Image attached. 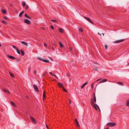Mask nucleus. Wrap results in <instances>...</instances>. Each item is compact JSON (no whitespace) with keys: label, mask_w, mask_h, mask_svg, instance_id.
<instances>
[{"label":"nucleus","mask_w":129,"mask_h":129,"mask_svg":"<svg viewBox=\"0 0 129 129\" xmlns=\"http://www.w3.org/2000/svg\"><path fill=\"white\" fill-rule=\"evenodd\" d=\"M2 22L3 23L6 24L7 23V22L4 20H2Z\"/></svg>","instance_id":"obj_31"},{"label":"nucleus","mask_w":129,"mask_h":129,"mask_svg":"<svg viewBox=\"0 0 129 129\" xmlns=\"http://www.w3.org/2000/svg\"><path fill=\"white\" fill-rule=\"evenodd\" d=\"M79 30L81 32H83V29H82V28L81 27H80L79 28Z\"/></svg>","instance_id":"obj_28"},{"label":"nucleus","mask_w":129,"mask_h":129,"mask_svg":"<svg viewBox=\"0 0 129 129\" xmlns=\"http://www.w3.org/2000/svg\"><path fill=\"white\" fill-rule=\"evenodd\" d=\"M38 58V59H40V60H42V59H41V58Z\"/></svg>","instance_id":"obj_45"},{"label":"nucleus","mask_w":129,"mask_h":129,"mask_svg":"<svg viewBox=\"0 0 129 129\" xmlns=\"http://www.w3.org/2000/svg\"><path fill=\"white\" fill-rule=\"evenodd\" d=\"M51 75H52V76H54V74H52Z\"/></svg>","instance_id":"obj_55"},{"label":"nucleus","mask_w":129,"mask_h":129,"mask_svg":"<svg viewBox=\"0 0 129 129\" xmlns=\"http://www.w3.org/2000/svg\"><path fill=\"white\" fill-rule=\"evenodd\" d=\"M91 105L94 107L96 110H97L98 109H99L100 111V110L99 106L97 104L95 103L93 101H92Z\"/></svg>","instance_id":"obj_1"},{"label":"nucleus","mask_w":129,"mask_h":129,"mask_svg":"<svg viewBox=\"0 0 129 129\" xmlns=\"http://www.w3.org/2000/svg\"><path fill=\"white\" fill-rule=\"evenodd\" d=\"M21 43L22 44H23L27 46L28 45L27 43L24 42V41H22Z\"/></svg>","instance_id":"obj_13"},{"label":"nucleus","mask_w":129,"mask_h":129,"mask_svg":"<svg viewBox=\"0 0 129 129\" xmlns=\"http://www.w3.org/2000/svg\"><path fill=\"white\" fill-rule=\"evenodd\" d=\"M20 60V59H17V61H19Z\"/></svg>","instance_id":"obj_43"},{"label":"nucleus","mask_w":129,"mask_h":129,"mask_svg":"<svg viewBox=\"0 0 129 129\" xmlns=\"http://www.w3.org/2000/svg\"><path fill=\"white\" fill-rule=\"evenodd\" d=\"M116 123L114 122H109L107 123V125L108 126L113 127L116 125Z\"/></svg>","instance_id":"obj_2"},{"label":"nucleus","mask_w":129,"mask_h":129,"mask_svg":"<svg viewBox=\"0 0 129 129\" xmlns=\"http://www.w3.org/2000/svg\"><path fill=\"white\" fill-rule=\"evenodd\" d=\"M59 31L61 33H62L63 32V30L61 28H60L59 29Z\"/></svg>","instance_id":"obj_19"},{"label":"nucleus","mask_w":129,"mask_h":129,"mask_svg":"<svg viewBox=\"0 0 129 129\" xmlns=\"http://www.w3.org/2000/svg\"><path fill=\"white\" fill-rule=\"evenodd\" d=\"M1 43H0V47H1Z\"/></svg>","instance_id":"obj_56"},{"label":"nucleus","mask_w":129,"mask_h":129,"mask_svg":"<svg viewBox=\"0 0 129 129\" xmlns=\"http://www.w3.org/2000/svg\"><path fill=\"white\" fill-rule=\"evenodd\" d=\"M7 56L8 58L11 59H15V58L11 55H8Z\"/></svg>","instance_id":"obj_8"},{"label":"nucleus","mask_w":129,"mask_h":129,"mask_svg":"<svg viewBox=\"0 0 129 129\" xmlns=\"http://www.w3.org/2000/svg\"><path fill=\"white\" fill-rule=\"evenodd\" d=\"M67 76H68V77H69V74H67Z\"/></svg>","instance_id":"obj_51"},{"label":"nucleus","mask_w":129,"mask_h":129,"mask_svg":"<svg viewBox=\"0 0 129 129\" xmlns=\"http://www.w3.org/2000/svg\"><path fill=\"white\" fill-rule=\"evenodd\" d=\"M50 27L51 28V29H53L54 28L53 27L52 25H51L50 26Z\"/></svg>","instance_id":"obj_36"},{"label":"nucleus","mask_w":129,"mask_h":129,"mask_svg":"<svg viewBox=\"0 0 129 129\" xmlns=\"http://www.w3.org/2000/svg\"><path fill=\"white\" fill-rule=\"evenodd\" d=\"M11 103L12 105L14 107H16V105L13 102L11 101Z\"/></svg>","instance_id":"obj_9"},{"label":"nucleus","mask_w":129,"mask_h":129,"mask_svg":"<svg viewBox=\"0 0 129 129\" xmlns=\"http://www.w3.org/2000/svg\"><path fill=\"white\" fill-rule=\"evenodd\" d=\"M33 86L34 88V89L35 90V91L37 92H39V90L38 89V87L37 86L35 85H33Z\"/></svg>","instance_id":"obj_5"},{"label":"nucleus","mask_w":129,"mask_h":129,"mask_svg":"<svg viewBox=\"0 0 129 129\" xmlns=\"http://www.w3.org/2000/svg\"><path fill=\"white\" fill-rule=\"evenodd\" d=\"M21 55L23 56L24 55V52L23 50H20Z\"/></svg>","instance_id":"obj_12"},{"label":"nucleus","mask_w":129,"mask_h":129,"mask_svg":"<svg viewBox=\"0 0 129 129\" xmlns=\"http://www.w3.org/2000/svg\"><path fill=\"white\" fill-rule=\"evenodd\" d=\"M3 90L4 92H5L6 93H8L9 94V91H8L7 90L5 89H4Z\"/></svg>","instance_id":"obj_18"},{"label":"nucleus","mask_w":129,"mask_h":129,"mask_svg":"<svg viewBox=\"0 0 129 129\" xmlns=\"http://www.w3.org/2000/svg\"><path fill=\"white\" fill-rule=\"evenodd\" d=\"M24 22L25 23H27V24H30L31 23L30 21L27 19H24Z\"/></svg>","instance_id":"obj_4"},{"label":"nucleus","mask_w":129,"mask_h":129,"mask_svg":"<svg viewBox=\"0 0 129 129\" xmlns=\"http://www.w3.org/2000/svg\"><path fill=\"white\" fill-rule=\"evenodd\" d=\"M70 103V104H71V101H70V103Z\"/></svg>","instance_id":"obj_52"},{"label":"nucleus","mask_w":129,"mask_h":129,"mask_svg":"<svg viewBox=\"0 0 129 129\" xmlns=\"http://www.w3.org/2000/svg\"><path fill=\"white\" fill-rule=\"evenodd\" d=\"M45 97V91H44L43 92V99L44 100V99Z\"/></svg>","instance_id":"obj_33"},{"label":"nucleus","mask_w":129,"mask_h":129,"mask_svg":"<svg viewBox=\"0 0 129 129\" xmlns=\"http://www.w3.org/2000/svg\"><path fill=\"white\" fill-rule=\"evenodd\" d=\"M94 85V83H92L91 85V87L92 89H93V86Z\"/></svg>","instance_id":"obj_29"},{"label":"nucleus","mask_w":129,"mask_h":129,"mask_svg":"<svg viewBox=\"0 0 129 129\" xmlns=\"http://www.w3.org/2000/svg\"><path fill=\"white\" fill-rule=\"evenodd\" d=\"M62 89L63 90L65 91L66 92H67V91L65 89H64V87H63V88H62Z\"/></svg>","instance_id":"obj_35"},{"label":"nucleus","mask_w":129,"mask_h":129,"mask_svg":"<svg viewBox=\"0 0 129 129\" xmlns=\"http://www.w3.org/2000/svg\"><path fill=\"white\" fill-rule=\"evenodd\" d=\"M43 29H44V28H43Z\"/></svg>","instance_id":"obj_60"},{"label":"nucleus","mask_w":129,"mask_h":129,"mask_svg":"<svg viewBox=\"0 0 129 129\" xmlns=\"http://www.w3.org/2000/svg\"><path fill=\"white\" fill-rule=\"evenodd\" d=\"M87 83L88 82H86L84 83L81 87V88L82 89L87 84Z\"/></svg>","instance_id":"obj_15"},{"label":"nucleus","mask_w":129,"mask_h":129,"mask_svg":"<svg viewBox=\"0 0 129 129\" xmlns=\"http://www.w3.org/2000/svg\"><path fill=\"white\" fill-rule=\"evenodd\" d=\"M59 44L60 46V47H62L63 46V45L62 43L60 42H59Z\"/></svg>","instance_id":"obj_21"},{"label":"nucleus","mask_w":129,"mask_h":129,"mask_svg":"<svg viewBox=\"0 0 129 129\" xmlns=\"http://www.w3.org/2000/svg\"><path fill=\"white\" fill-rule=\"evenodd\" d=\"M126 105L127 106H129V100L127 101Z\"/></svg>","instance_id":"obj_20"},{"label":"nucleus","mask_w":129,"mask_h":129,"mask_svg":"<svg viewBox=\"0 0 129 129\" xmlns=\"http://www.w3.org/2000/svg\"><path fill=\"white\" fill-rule=\"evenodd\" d=\"M101 79H98V80H97L96 81H98L99 80H100Z\"/></svg>","instance_id":"obj_44"},{"label":"nucleus","mask_w":129,"mask_h":129,"mask_svg":"<svg viewBox=\"0 0 129 129\" xmlns=\"http://www.w3.org/2000/svg\"><path fill=\"white\" fill-rule=\"evenodd\" d=\"M105 49H107V47H108V46L107 45H105Z\"/></svg>","instance_id":"obj_37"},{"label":"nucleus","mask_w":129,"mask_h":129,"mask_svg":"<svg viewBox=\"0 0 129 129\" xmlns=\"http://www.w3.org/2000/svg\"><path fill=\"white\" fill-rule=\"evenodd\" d=\"M26 5V3L25 2H23V3L22 4V5L23 7H24Z\"/></svg>","instance_id":"obj_30"},{"label":"nucleus","mask_w":129,"mask_h":129,"mask_svg":"<svg viewBox=\"0 0 129 129\" xmlns=\"http://www.w3.org/2000/svg\"><path fill=\"white\" fill-rule=\"evenodd\" d=\"M51 21L52 22H57V21L55 20L54 19H52L51 20Z\"/></svg>","instance_id":"obj_34"},{"label":"nucleus","mask_w":129,"mask_h":129,"mask_svg":"<svg viewBox=\"0 0 129 129\" xmlns=\"http://www.w3.org/2000/svg\"><path fill=\"white\" fill-rule=\"evenodd\" d=\"M46 126L47 128L48 129H49L48 127V126H47V125H46Z\"/></svg>","instance_id":"obj_48"},{"label":"nucleus","mask_w":129,"mask_h":129,"mask_svg":"<svg viewBox=\"0 0 129 129\" xmlns=\"http://www.w3.org/2000/svg\"><path fill=\"white\" fill-rule=\"evenodd\" d=\"M12 47L14 48L16 50L17 49H18V48H17L16 46L14 45H12Z\"/></svg>","instance_id":"obj_27"},{"label":"nucleus","mask_w":129,"mask_h":129,"mask_svg":"<svg viewBox=\"0 0 129 129\" xmlns=\"http://www.w3.org/2000/svg\"><path fill=\"white\" fill-rule=\"evenodd\" d=\"M102 34H103V36H104V34H103V33H102Z\"/></svg>","instance_id":"obj_54"},{"label":"nucleus","mask_w":129,"mask_h":129,"mask_svg":"<svg viewBox=\"0 0 129 129\" xmlns=\"http://www.w3.org/2000/svg\"><path fill=\"white\" fill-rule=\"evenodd\" d=\"M97 70V69H95V70Z\"/></svg>","instance_id":"obj_58"},{"label":"nucleus","mask_w":129,"mask_h":129,"mask_svg":"<svg viewBox=\"0 0 129 129\" xmlns=\"http://www.w3.org/2000/svg\"><path fill=\"white\" fill-rule=\"evenodd\" d=\"M76 124L77 125V128H78V127H80V125H79V124L78 122H76Z\"/></svg>","instance_id":"obj_24"},{"label":"nucleus","mask_w":129,"mask_h":129,"mask_svg":"<svg viewBox=\"0 0 129 129\" xmlns=\"http://www.w3.org/2000/svg\"><path fill=\"white\" fill-rule=\"evenodd\" d=\"M45 76V74H44L42 75V76L43 77H44Z\"/></svg>","instance_id":"obj_49"},{"label":"nucleus","mask_w":129,"mask_h":129,"mask_svg":"<svg viewBox=\"0 0 129 129\" xmlns=\"http://www.w3.org/2000/svg\"><path fill=\"white\" fill-rule=\"evenodd\" d=\"M25 16L27 18H29V19H30V17L28 16L26 14H25Z\"/></svg>","instance_id":"obj_32"},{"label":"nucleus","mask_w":129,"mask_h":129,"mask_svg":"<svg viewBox=\"0 0 129 129\" xmlns=\"http://www.w3.org/2000/svg\"><path fill=\"white\" fill-rule=\"evenodd\" d=\"M49 74H50V75H52V73H51V72H50L49 73Z\"/></svg>","instance_id":"obj_50"},{"label":"nucleus","mask_w":129,"mask_h":129,"mask_svg":"<svg viewBox=\"0 0 129 129\" xmlns=\"http://www.w3.org/2000/svg\"><path fill=\"white\" fill-rule=\"evenodd\" d=\"M42 60L44 62H48L49 61V60H47L46 59H42Z\"/></svg>","instance_id":"obj_17"},{"label":"nucleus","mask_w":129,"mask_h":129,"mask_svg":"<svg viewBox=\"0 0 129 129\" xmlns=\"http://www.w3.org/2000/svg\"><path fill=\"white\" fill-rule=\"evenodd\" d=\"M124 41V39H121V40H118L116 41L115 42V43H119L122 42L123 41Z\"/></svg>","instance_id":"obj_7"},{"label":"nucleus","mask_w":129,"mask_h":129,"mask_svg":"<svg viewBox=\"0 0 129 129\" xmlns=\"http://www.w3.org/2000/svg\"><path fill=\"white\" fill-rule=\"evenodd\" d=\"M117 83L121 85H123V83L122 82H117Z\"/></svg>","instance_id":"obj_16"},{"label":"nucleus","mask_w":129,"mask_h":129,"mask_svg":"<svg viewBox=\"0 0 129 129\" xmlns=\"http://www.w3.org/2000/svg\"><path fill=\"white\" fill-rule=\"evenodd\" d=\"M54 76L56 78L58 79V78L56 76V75L55 74H54Z\"/></svg>","instance_id":"obj_41"},{"label":"nucleus","mask_w":129,"mask_h":129,"mask_svg":"<svg viewBox=\"0 0 129 129\" xmlns=\"http://www.w3.org/2000/svg\"><path fill=\"white\" fill-rule=\"evenodd\" d=\"M44 45L45 46H47V44L45 43H44Z\"/></svg>","instance_id":"obj_42"},{"label":"nucleus","mask_w":129,"mask_h":129,"mask_svg":"<svg viewBox=\"0 0 129 129\" xmlns=\"http://www.w3.org/2000/svg\"><path fill=\"white\" fill-rule=\"evenodd\" d=\"M71 48H70V50H71Z\"/></svg>","instance_id":"obj_57"},{"label":"nucleus","mask_w":129,"mask_h":129,"mask_svg":"<svg viewBox=\"0 0 129 129\" xmlns=\"http://www.w3.org/2000/svg\"><path fill=\"white\" fill-rule=\"evenodd\" d=\"M106 129H109V127H108L106 128Z\"/></svg>","instance_id":"obj_53"},{"label":"nucleus","mask_w":129,"mask_h":129,"mask_svg":"<svg viewBox=\"0 0 129 129\" xmlns=\"http://www.w3.org/2000/svg\"><path fill=\"white\" fill-rule=\"evenodd\" d=\"M93 101L94 102H96V97H95V95H94V97L93 100Z\"/></svg>","instance_id":"obj_22"},{"label":"nucleus","mask_w":129,"mask_h":129,"mask_svg":"<svg viewBox=\"0 0 129 129\" xmlns=\"http://www.w3.org/2000/svg\"><path fill=\"white\" fill-rule=\"evenodd\" d=\"M58 86L60 88H61L62 87L63 88V85L60 83H58Z\"/></svg>","instance_id":"obj_11"},{"label":"nucleus","mask_w":129,"mask_h":129,"mask_svg":"<svg viewBox=\"0 0 129 129\" xmlns=\"http://www.w3.org/2000/svg\"><path fill=\"white\" fill-rule=\"evenodd\" d=\"M10 75L12 77H14V74H13L11 73H10Z\"/></svg>","instance_id":"obj_26"},{"label":"nucleus","mask_w":129,"mask_h":129,"mask_svg":"<svg viewBox=\"0 0 129 129\" xmlns=\"http://www.w3.org/2000/svg\"><path fill=\"white\" fill-rule=\"evenodd\" d=\"M98 34L99 35H101V34H100L99 33V32L98 33Z\"/></svg>","instance_id":"obj_47"},{"label":"nucleus","mask_w":129,"mask_h":129,"mask_svg":"<svg viewBox=\"0 0 129 129\" xmlns=\"http://www.w3.org/2000/svg\"><path fill=\"white\" fill-rule=\"evenodd\" d=\"M36 73H37V71H34V73H35V74H36Z\"/></svg>","instance_id":"obj_46"},{"label":"nucleus","mask_w":129,"mask_h":129,"mask_svg":"<svg viewBox=\"0 0 129 129\" xmlns=\"http://www.w3.org/2000/svg\"><path fill=\"white\" fill-rule=\"evenodd\" d=\"M75 122L76 123V122H78L77 120V119H76V118L75 119Z\"/></svg>","instance_id":"obj_40"},{"label":"nucleus","mask_w":129,"mask_h":129,"mask_svg":"<svg viewBox=\"0 0 129 129\" xmlns=\"http://www.w3.org/2000/svg\"><path fill=\"white\" fill-rule=\"evenodd\" d=\"M84 18L87 21H88V22H89L90 23L93 24V22L88 17H84Z\"/></svg>","instance_id":"obj_3"},{"label":"nucleus","mask_w":129,"mask_h":129,"mask_svg":"<svg viewBox=\"0 0 129 129\" xmlns=\"http://www.w3.org/2000/svg\"><path fill=\"white\" fill-rule=\"evenodd\" d=\"M16 50L17 51V53L19 54H20V52L19 51V50H18V49H17Z\"/></svg>","instance_id":"obj_25"},{"label":"nucleus","mask_w":129,"mask_h":129,"mask_svg":"<svg viewBox=\"0 0 129 129\" xmlns=\"http://www.w3.org/2000/svg\"><path fill=\"white\" fill-rule=\"evenodd\" d=\"M107 81V79H104L103 80H102V81H100V83H99V84L106 82Z\"/></svg>","instance_id":"obj_10"},{"label":"nucleus","mask_w":129,"mask_h":129,"mask_svg":"<svg viewBox=\"0 0 129 129\" xmlns=\"http://www.w3.org/2000/svg\"><path fill=\"white\" fill-rule=\"evenodd\" d=\"M2 12L4 14H5L6 13V11L5 10H2Z\"/></svg>","instance_id":"obj_23"},{"label":"nucleus","mask_w":129,"mask_h":129,"mask_svg":"<svg viewBox=\"0 0 129 129\" xmlns=\"http://www.w3.org/2000/svg\"><path fill=\"white\" fill-rule=\"evenodd\" d=\"M43 29H44V28H43Z\"/></svg>","instance_id":"obj_59"},{"label":"nucleus","mask_w":129,"mask_h":129,"mask_svg":"<svg viewBox=\"0 0 129 129\" xmlns=\"http://www.w3.org/2000/svg\"><path fill=\"white\" fill-rule=\"evenodd\" d=\"M29 7L27 5L26 7V9H28V8Z\"/></svg>","instance_id":"obj_39"},{"label":"nucleus","mask_w":129,"mask_h":129,"mask_svg":"<svg viewBox=\"0 0 129 129\" xmlns=\"http://www.w3.org/2000/svg\"><path fill=\"white\" fill-rule=\"evenodd\" d=\"M24 13V11H23L22 12H21L19 14V17H21L22 15Z\"/></svg>","instance_id":"obj_14"},{"label":"nucleus","mask_w":129,"mask_h":129,"mask_svg":"<svg viewBox=\"0 0 129 129\" xmlns=\"http://www.w3.org/2000/svg\"><path fill=\"white\" fill-rule=\"evenodd\" d=\"M30 118L31 119L34 123H36V120L33 117L31 116H30Z\"/></svg>","instance_id":"obj_6"},{"label":"nucleus","mask_w":129,"mask_h":129,"mask_svg":"<svg viewBox=\"0 0 129 129\" xmlns=\"http://www.w3.org/2000/svg\"><path fill=\"white\" fill-rule=\"evenodd\" d=\"M4 18L5 19V20H7L8 19L7 17L6 16H4Z\"/></svg>","instance_id":"obj_38"}]
</instances>
